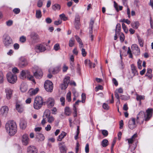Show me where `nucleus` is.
<instances>
[{
	"mask_svg": "<svg viewBox=\"0 0 153 153\" xmlns=\"http://www.w3.org/2000/svg\"><path fill=\"white\" fill-rule=\"evenodd\" d=\"M60 100L61 102V105L63 106H64L65 104V98L63 97H62L60 98Z\"/></svg>",
	"mask_w": 153,
	"mask_h": 153,
	"instance_id": "obj_49",
	"label": "nucleus"
},
{
	"mask_svg": "<svg viewBox=\"0 0 153 153\" xmlns=\"http://www.w3.org/2000/svg\"><path fill=\"white\" fill-rule=\"evenodd\" d=\"M36 18L39 19L42 17L41 12L40 10H37L36 11Z\"/></svg>",
	"mask_w": 153,
	"mask_h": 153,
	"instance_id": "obj_38",
	"label": "nucleus"
},
{
	"mask_svg": "<svg viewBox=\"0 0 153 153\" xmlns=\"http://www.w3.org/2000/svg\"><path fill=\"white\" fill-rule=\"evenodd\" d=\"M60 18L63 20L64 21H66L67 20V18L65 16V15L64 14H62L59 15Z\"/></svg>",
	"mask_w": 153,
	"mask_h": 153,
	"instance_id": "obj_48",
	"label": "nucleus"
},
{
	"mask_svg": "<svg viewBox=\"0 0 153 153\" xmlns=\"http://www.w3.org/2000/svg\"><path fill=\"white\" fill-rule=\"evenodd\" d=\"M108 141L106 139L103 140L101 143V145L103 147H106L108 145Z\"/></svg>",
	"mask_w": 153,
	"mask_h": 153,
	"instance_id": "obj_35",
	"label": "nucleus"
},
{
	"mask_svg": "<svg viewBox=\"0 0 153 153\" xmlns=\"http://www.w3.org/2000/svg\"><path fill=\"white\" fill-rule=\"evenodd\" d=\"M152 70L151 69H148L146 76H147L149 79H151L152 77Z\"/></svg>",
	"mask_w": 153,
	"mask_h": 153,
	"instance_id": "obj_30",
	"label": "nucleus"
},
{
	"mask_svg": "<svg viewBox=\"0 0 153 153\" xmlns=\"http://www.w3.org/2000/svg\"><path fill=\"white\" fill-rule=\"evenodd\" d=\"M122 27H123L124 31H125V32L126 33H127V32H128V29L127 28L126 25L124 23H123L122 24Z\"/></svg>",
	"mask_w": 153,
	"mask_h": 153,
	"instance_id": "obj_47",
	"label": "nucleus"
},
{
	"mask_svg": "<svg viewBox=\"0 0 153 153\" xmlns=\"http://www.w3.org/2000/svg\"><path fill=\"white\" fill-rule=\"evenodd\" d=\"M131 48L132 49L133 53L135 55H139L140 54V49L137 45H132Z\"/></svg>",
	"mask_w": 153,
	"mask_h": 153,
	"instance_id": "obj_19",
	"label": "nucleus"
},
{
	"mask_svg": "<svg viewBox=\"0 0 153 153\" xmlns=\"http://www.w3.org/2000/svg\"><path fill=\"white\" fill-rule=\"evenodd\" d=\"M51 113L50 110L47 109L45 110L43 116V117H46L47 122L49 123H52L54 121L55 119L54 117L51 115Z\"/></svg>",
	"mask_w": 153,
	"mask_h": 153,
	"instance_id": "obj_6",
	"label": "nucleus"
},
{
	"mask_svg": "<svg viewBox=\"0 0 153 153\" xmlns=\"http://www.w3.org/2000/svg\"><path fill=\"white\" fill-rule=\"evenodd\" d=\"M5 128L7 132L10 136L14 135L17 131L16 124L13 121H9L6 123Z\"/></svg>",
	"mask_w": 153,
	"mask_h": 153,
	"instance_id": "obj_2",
	"label": "nucleus"
},
{
	"mask_svg": "<svg viewBox=\"0 0 153 153\" xmlns=\"http://www.w3.org/2000/svg\"><path fill=\"white\" fill-rule=\"evenodd\" d=\"M60 71V67L59 66L54 68L53 69H50L49 70V72H52L54 74L58 73Z\"/></svg>",
	"mask_w": 153,
	"mask_h": 153,
	"instance_id": "obj_23",
	"label": "nucleus"
},
{
	"mask_svg": "<svg viewBox=\"0 0 153 153\" xmlns=\"http://www.w3.org/2000/svg\"><path fill=\"white\" fill-rule=\"evenodd\" d=\"M43 104V100L40 96H37L34 99L33 107L36 109H40Z\"/></svg>",
	"mask_w": 153,
	"mask_h": 153,
	"instance_id": "obj_4",
	"label": "nucleus"
},
{
	"mask_svg": "<svg viewBox=\"0 0 153 153\" xmlns=\"http://www.w3.org/2000/svg\"><path fill=\"white\" fill-rule=\"evenodd\" d=\"M136 95V100L137 101H141V100H144L145 99V96L144 95H139L137 94Z\"/></svg>",
	"mask_w": 153,
	"mask_h": 153,
	"instance_id": "obj_33",
	"label": "nucleus"
},
{
	"mask_svg": "<svg viewBox=\"0 0 153 153\" xmlns=\"http://www.w3.org/2000/svg\"><path fill=\"white\" fill-rule=\"evenodd\" d=\"M36 138L39 141H42L44 140L45 137L43 134L40 133H37L36 135Z\"/></svg>",
	"mask_w": 153,
	"mask_h": 153,
	"instance_id": "obj_26",
	"label": "nucleus"
},
{
	"mask_svg": "<svg viewBox=\"0 0 153 153\" xmlns=\"http://www.w3.org/2000/svg\"><path fill=\"white\" fill-rule=\"evenodd\" d=\"M20 89L22 92H25L27 90V85L24 84H22L21 85Z\"/></svg>",
	"mask_w": 153,
	"mask_h": 153,
	"instance_id": "obj_34",
	"label": "nucleus"
},
{
	"mask_svg": "<svg viewBox=\"0 0 153 153\" xmlns=\"http://www.w3.org/2000/svg\"><path fill=\"white\" fill-rule=\"evenodd\" d=\"M59 149L60 151V152L61 153H66V146H61Z\"/></svg>",
	"mask_w": 153,
	"mask_h": 153,
	"instance_id": "obj_36",
	"label": "nucleus"
},
{
	"mask_svg": "<svg viewBox=\"0 0 153 153\" xmlns=\"http://www.w3.org/2000/svg\"><path fill=\"white\" fill-rule=\"evenodd\" d=\"M142 62V61H141L140 59H139L137 62V64L138 68L140 69H141L142 68V66L141 65Z\"/></svg>",
	"mask_w": 153,
	"mask_h": 153,
	"instance_id": "obj_51",
	"label": "nucleus"
},
{
	"mask_svg": "<svg viewBox=\"0 0 153 153\" xmlns=\"http://www.w3.org/2000/svg\"><path fill=\"white\" fill-rule=\"evenodd\" d=\"M51 125L50 124H48L45 128V129L46 131H48L51 130Z\"/></svg>",
	"mask_w": 153,
	"mask_h": 153,
	"instance_id": "obj_59",
	"label": "nucleus"
},
{
	"mask_svg": "<svg viewBox=\"0 0 153 153\" xmlns=\"http://www.w3.org/2000/svg\"><path fill=\"white\" fill-rule=\"evenodd\" d=\"M12 71L14 73H18L19 71V70L16 67H14L12 69Z\"/></svg>",
	"mask_w": 153,
	"mask_h": 153,
	"instance_id": "obj_62",
	"label": "nucleus"
},
{
	"mask_svg": "<svg viewBox=\"0 0 153 153\" xmlns=\"http://www.w3.org/2000/svg\"><path fill=\"white\" fill-rule=\"evenodd\" d=\"M21 141L22 144L25 146L27 145L29 141V138L28 134H23L21 138Z\"/></svg>",
	"mask_w": 153,
	"mask_h": 153,
	"instance_id": "obj_14",
	"label": "nucleus"
},
{
	"mask_svg": "<svg viewBox=\"0 0 153 153\" xmlns=\"http://www.w3.org/2000/svg\"><path fill=\"white\" fill-rule=\"evenodd\" d=\"M82 54L83 56H85L87 54L86 52L85 51V49L82 48L81 50Z\"/></svg>",
	"mask_w": 153,
	"mask_h": 153,
	"instance_id": "obj_55",
	"label": "nucleus"
},
{
	"mask_svg": "<svg viewBox=\"0 0 153 153\" xmlns=\"http://www.w3.org/2000/svg\"><path fill=\"white\" fill-rule=\"evenodd\" d=\"M137 137V134H135L131 137V138L128 139V143L130 144L134 142L135 139Z\"/></svg>",
	"mask_w": 153,
	"mask_h": 153,
	"instance_id": "obj_27",
	"label": "nucleus"
},
{
	"mask_svg": "<svg viewBox=\"0 0 153 153\" xmlns=\"http://www.w3.org/2000/svg\"><path fill=\"white\" fill-rule=\"evenodd\" d=\"M60 48L59 45V44H55L54 46V49L56 51H57Z\"/></svg>",
	"mask_w": 153,
	"mask_h": 153,
	"instance_id": "obj_53",
	"label": "nucleus"
},
{
	"mask_svg": "<svg viewBox=\"0 0 153 153\" xmlns=\"http://www.w3.org/2000/svg\"><path fill=\"white\" fill-rule=\"evenodd\" d=\"M66 100L69 102L71 101V93L70 91L68 92L67 94Z\"/></svg>",
	"mask_w": 153,
	"mask_h": 153,
	"instance_id": "obj_42",
	"label": "nucleus"
},
{
	"mask_svg": "<svg viewBox=\"0 0 153 153\" xmlns=\"http://www.w3.org/2000/svg\"><path fill=\"white\" fill-rule=\"evenodd\" d=\"M14 49L15 50H18L19 47V45L18 43H15L13 45Z\"/></svg>",
	"mask_w": 153,
	"mask_h": 153,
	"instance_id": "obj_61",
	"label": "nucleus"
},
{
	"mask_svg": "<svg viewBox=\"0 0 153 153\" xmlns=\"http://www.w3.org/2000/svg\"><path fill=\"white\" fill-rule=\"evenodd\" d=\"M65 113L67 116H69L71 114L70 109L68 107H66L65 109Z\"/></svg>",
	"mask_w": 153,
	"mask_h": 153,
	"instance_id": "obj_39",
	"label": "nucleus"
},
{
	"mask_svg": "<svg viewBox=\"0 0 153 153\" xmlns=\"http://www.w3.org/2000/svg\"><path fill=\"white\" fill-rule=\"evenodd\" d=\"M103 108L105 109L106 110H108L109 108V107L108 104H106L105 103H104L102 105Z\"/></svg>",
	"mask_w": 153,
	"mask_h": 153,
	"instance_id": "obj_54",
	"label": "nucleus"
},
{
	"mask_svg": "<svg viewBox=\"0 0 153 153\" xmlns=\"http://www.w3.org/2000/svg\"><path fill=\"white\" fill-rule=\"evenodd\" d=\"M60 7L58 4H55L53 5L52 7V9L54 10H59L60 9Z\"/></svg>",
	"mask_w": 153,
	"mask_h": 153,
	"instance_id": "obj_41",
	"label": "nucleus"
},
{
	"mask_svg": "<svg viewBox=\"0 0 153 153\" xmlns=\"http://www.w3.org/2000/svg\"><path fill=\"white\" fill-rule=\"evenodd\" d=\"M138 42L140 46L142 47L143 46V40L139 36H137Z\"/></svg>",
	"mask_w": 153,
	"mask_h": 153,
	"instance_id": "obj_37",
	"label": "nucleus"
},
{
	"mask_svg": "<svg viewBox=\"0 0 153 153\" xmlns=\"http://www.w3.org/2000/svg\"><path fill=\"white\" fill-rule=\"evenodd\" d=\"M15 107L16 110L19 113H21L24 111V106L21 102H16Z\"/></svg>",
	"mask_w": 153,
	"mask_h": 153,
	"instance_id": "obj_12",
	"label": "nucleus"
},
{
	"mask_svg": "<svg viewBox=\"0 0 153 153\" xmlns=\"http://www.w3.org/2000/svg\"><path fill=\"white\" fill-rule=\"evenodd\" d=\"M94 22V20L93 19H91L89 25V34L90 38H91V41L93 40V25Z\"/></svg>",
	"mask_w": 153,
	"mask_h": 153,
	"instance_id": "obj_11",
	"label": "nucleus"
},
{
	"mask_svg": "<svg viewBox=\"0 0 153 153\" xmlns=\"http://www.w3.org/2000/svg\"><path fill=\"white\" fill-rule=\"evenodd\" d=\"M131 69L133 73L134 74H137V72L136 70V66L133 64H132L131 65Z\"/></svg>",
	"mask_w": 153,
	"mask_h": 153,
	"instance_id": "obj_31",
	"label": "nucleus"
},
{
	"mask_svg": "<svg viewBox=\"0 0 153 153\" xmlns=\"http://www.w3.org/2000/svg\"><path fill=\"white\" fill-rule=\"evenodd\" d=\"M44 0H39L37 3V6L39 7H42L43 2Z\"/></svg>",
	"mask_w": 153,
	"mask_h": 153,
	"instance_id": "obj_50",
	"label": "nucleus"
},
{
	"mask_svg": "<svg viewBox=\"0 0 153 153\" xmlns=\"http://www.w3.org/2000/svg\"><path fill=\"white\" fill-rule=\"evenodd\" d=\"M27 64V61L24 57H21L19 58L18 65L20 67L22 68Z\"/></svg>",
	"mask_w": 153,
	"mask_h": 153,
	"instance_id": "obj_15",
	"label": "nucleus"
},
{
	"mask_svg": "<svg viewBox=\"0 0 153 153\" xmlns=\"http://www.w3.org/2000/svg\"><path fill=\"white\" fill-rule=\"evenodd\" d=\"M30 36L31 38L34 41L37 40L39 38L38 34L34 32H32L31 33Z\"/></svg>",
	"mask_w": 153,
	"mask_h": 153,
	"instance_id": "obj_29",
	"label": "nucleus"
},
{
	"mask_svg": "<svg viewBox=\"0 0 153 153\" xmlns=\"http://www.w3.org/2000/svg\"><path fill=\"white\" fill-rule=\"evenodd\" d=\"M131 25L134 28L137 29L139 26V23L138 22H135L131 24Z\"/></svg>",
	"mask_w": 153,
	"mask_h": 153,
	"instance_id": "obj_32",
	"label": "nucleus"
},
{
	"mask_svg": "<svg viewBox=\"0 0 153 153\" xmlns=\"http://www.w3.org/2000/svg\"><path fill=\"white\" fill-rule=\"evenodd\" d=\"M20 78L22 79L27 78L28 79L36 83L33 76L31 75L30 73L28 70H23L21 73L20 76Z\"/></svg>",
	"mask_w": 153,
	"mask_h": 153,
	"instance_id": "obj_3",
	"label": "nucleus"
},
{
	"mask_svg": "<svg viewBox=\"0 0 153 153\" xmlns=\"http://www.w3.org/2000/svg\"><path fill=\"white\" fill-rule=\"evenodd\" d=\"M35 50L37 53L42 52L46 50L45 47L42 44L38 45L35 48Z\"/></svg>",
	"mask_w": 153,
	"mask_h": 153,
	"instance_id": "obj_13",
	"label": "nucleus"
},
{
	"mask_svg": "<svg viewBox=\"0 0 153 153\" xmlns=\"http://www.w3.org/2000/svg\"><path fill=\"white\" fill-rule=\"evenodd\" d=\"M20 126L21 128L22 129H25L27 126L26 121L23 119L21 120L20 123Z\"/></svg>",
	"mask_w": 153,
	"mask_h": 153,
	"instance_id": "obj_25",
	"label": "nucleus"
},
{
	"mask_svg": "<svg viewBox=\"0 0 153 153\" xmlns=\"http://www.w3.org/2000/svg\"><path fill=\"white\" fill-rule=\"evenodd\" d=\"M96 91H97L99 90H102L103 89V87L101 85H99L95 87Z\"/></svg>",
	"mask_w": 153,
	"mask_h": 153,
	"instance_id": "obj_57",
	"label": "nucleus"
},
{
	"mask_svg": "<svg viewBox=\"0 0 153 153\" xmlns=\"http://www.w3.org/2000/svg\"><path fill=\"white\" fill-rule=\"evenodd\" d=\"M39 90L38 88H36L35 89H31L29 91V94L30 96H32L36 94Z\"/></svg>",
	"mask_w": 153,
	"mask_h": 153,
	"instance_id": "obj_22",
	"label": "nucleus"
},
{
	"mask_svg": "<svg viewBox=\"0 0 153 153\" xmlns=\"http://www.w3.org/2000/svg\"><path fill=\"white\" fill-rule=\"evenodd\" d=\"M44 87L48 92H52L53 88V84L52 82L49 80L46 81L44 84Z\"/></svg>",
	"mask_w": 153,
	"mask_h": 153,
	"instance_id": "obj_9",
	"label": "nucleus"
},
{
	"mask_svg": "<svg viewBox=\"0 0 153 153\" xmlns=\"http://www.w3.org/2000/svg\"><path fill=\"white\" fill-rule=\"evenodd\" d=\"M120 29V25L119 23L117 24L116 27V33H118Z\"/></svg>",
	"mask_w": 153,
	"mask_h": 153,
	"instance_id": "obj_44",
	"label": "nucleus"
},
{
	"mask_svg": "<svg viewBox=\"0 0 153 153\" xmlns=\"http://www.w3.org/2000/svg\"><path fill=\"white\" fill-rule=\"evenodd\" d=\"M67 134L64 131H62L61 133L59 136L57 138V140L59 141H61L66 135Z\"/></svg>",
	"mask_w": 153,
	"mask_h": 153,
	"instance_id": "obj_28",
	"label": "nucleus"
},
{
	"mask_svg": "<svg viewBox=\"0 0 153 153\" xmlns=\"http://www.w3.org/2000/svg\"><path fill=\"white\" fill-rule=\"evenodd\" d=\"M6 97L7 99H10L12 96V90L10 88H7L5 90Z\"/></svg>",
	"mask_w": 153,
	"mask_h": 153,
	"instance_id": "obj_21",
	"label": "nucleus"
},
{
	"mask_svg": "<svg viewBox=\"0 0 153 153\" xmlns=\"http://www.w3.org/2000/svg\"><path fill=\"white\" fill-rule=\"evenodd\" d=\"M8 107L6 106H3L1 108V113L4 114H6L8 113Z\"/></svg>",
	"mask_w": 153,
	"mask_h": 153,
	"instance_id": "obj_24",
	"label": "nucleus"
},
{
	"mask_svg": "<svg viewBox=\"0 0 153 153\" xmlns=\"http://www.w3.org/2000/svg\"><path fill=\"white\" fill-rule=\"evenodd\" d=\"M6 78L8 82L11 84H14L17 80L16 75L13 74L11 72H9L7 74Z\"/></svg>",
	"mask_w": 153,
	"mask_h": 153,
	"instance_id": "obj_7",
	"label": "nucleus"
},
{
	"mask_svg": "<svg viewBox=\"0 0 153 153\" xmlns=\"http://www.w3.org/2000/svg\"><path fill=\"white\" fill-rule=\"evenodd\" d=\"M84 63L86 65L88 64L91 68L92 67V63L90 62V60L88 59H86L84 61Z\"/></svg>",
	"mask_w": 153,
	"mask_h": 153,
	"instance_id": "obj_40",
	"label": "nucleus"
},
{
	"mask_svg": "<svg viewBox=\"0 0 153 153\" xmlns=\"http://www.w3.org/2000/svg\"><path fill=\"white\" fill-rule=\"evenodd\" d=\"M102 134L105 136H106L108 135V132L106 130H103L102 131Z\"/></svg>",
	"mask_w": 153,
	"mask_h": 153,
	"instance_id": "obj_63",
	"label": "nucleus"
},
{
	"mask_svg": "<svg viewBox=\"0 0 153 153\" xmlns=\"http://www.w3.org/2000/svg\"><path fill=\"white\" fill-rule=\"evenodd\" d=\"M120 39L121 42H123L124 39V36L123 33H122L120 36Z\"/></svg>",
	"mask_w": 153,
	"mask_h": 153,
	"instance_id": "obj_56",
	"label": "nucleus"
},
{
	"mask_svg": "<svg viewBox=\"0 0 153 153\" xmlns=\"http://www.w3.org/2000/svg\"><path fill=\"white\" fill-rule=\"evenodd\" d=\"M74 40L73 39H71L69 41V46L70 47L73 46L74 44Z\"/></svg>",
	"mask_w": 153,
	"mask_h": 153,
	"instance_id": "obj_45",
	"label": "nucleus"
},
{
	"mask_svg": "<svg viewBox=\"0 0 153 153\" xmlns=\"http://www.w3.org/2000/svg\"><path fill=\"white\" fill-rule=\"evenodd\" d=\"M54 100L53 98L49 97L48 99L46 101V104L48 108H51L54 105Z\"/></svg>",
	"mask_w": 153,
	"mask_h": 153,
	"instance_id": "obj_16",
	"label": "nucleus"
},
{
	"mask_svg": "<svg viewBox=\"0 0 153 153\" xmlns=\"http://www.w3.org/2000/svg\"><path fill=\"white\" fill-rule=\"evenodd\" d=\"M120 97L121 99L124 100H128L130 98L129 96H126L123 95H121Z\"/></svg>",
	"mask_w": 153,
	"mask_h": 153,
	"instance_id": "obj_43",
	"label": "nucleus"
},
{
	"mask_svg": "<svg viewBox=\"0 0 153 153\" xmlns=\"http://www.w3.org/2000/svg\"><path fill=\"white\" fill-rule=\"evenodd\" d=\"M86 99L85 94L84 93H82V103L85 102Z\"/></svg>",
	"mask_w": 153,
	"mask_h": 153,
	"instance_id": "obj_46",
	"label": "nucleus"
},
{
	"mask_svg": "<svg viewBox=\"0 0 153 153\" xmlns=\"http://www.w3.org/2000/svg\"><path fill=\"white\" fill-rule=\"evenodd\" d=\"M80 23V19L79 16L78 14H76L75 16L74 25L75 28L77 29H78L79 28V26Z\"/></svg>",
	"mask_w": 153,
	"mask_h": 153,
	"instance_id": "obj_18",
	"label": "nucleus"
},
{
	"mask_svg": "<svg viewBox=\"0 0 153 153\" xmlns=\"http://www.w3.org/2000/svg\"><path fill=\"white\" fill-rule=\"evenodd\" d=\"M152 108L148 109L146 111V115L144 111H140L137 115L136 119L137 122L143 123L144 120L148 121L152 116Z\"/></svg>",
	"mask_w": 153,
	"mask_h": 153,
	"instance_id": "obj_1",
	"label": "nucleus"
},
{
	"mask_svg": "<svg viewBox=\"0 0 153 153\" xmlns=\"http://www.w3.org/2000/svg\"><path fill=\"white\" fill-rule=\"evenodd\" d=\"M13 11L15 14H17L20 12V10L19 8H15L13 10Z\"/></svg>",
	"mask_w": 153,
	"mask_h": 153,
	"instance_id": "obj_64",
	"label": "nucleus"
},
{
	"mask_svg": "<svg viewBox=\"0 0 153 153\" xmlns=\"http://www.w3.org/2000/svg\"><path fill=\"white\" fill-rule=\"evenodd\" d=\"M70 77L68 76H65L64 78L63 83L60 85V87L62 89L65 90L68 87Z\"/></svg>",
	"mask_w": 153,
	"mask_h": 153,
	"instance_id": "obj_10",
	"label": "nucleus"
},
{
	"mask_svg": "<svg viewBox=\"0 0 153 153\" xmlns=\"http://www.w3.org/2000/svg\"><path fill=\"white\" fill-rule=\"evenodd\" d=\"M135 119L132 118L129 121L128 126L131 129H132L135 128L136 126L135 122Z\"/></svg>",
	"mask_w": 153,
	"mask_h": 153,
	"instance_id": "obj_17",
	"label": "nucleus"
},
{
	"mask_svg": "<svg viewBox=\"0 0 153 153\" xmlns=\"http://www.w3.org/2000/svg\"><path fill=\"white\" fill-rule=\"evenodd\" d=\"M32 71L33 73L34 76L36 78H41L43 75V73L41 70L37 67L33 68Z\"/></svg>",
	"mask_w": 153,
	"mask_h": 153,
	"instance_id": "obj_8",
	"label": "nucleus"
},
{
	"mask_svg": "<svg viewBox=\"0 0 153 153\" xmlns=\"http://www.w3.org/2000/svg\"><path fill=\"white\" fill-rule=\"evenodd\" d=\"M13 23L12 21L11 20H9L6 22V24L8 26H11Z\"/></svg>",
	"mask_w": 153,
	"mask_h": 153,
	"instance_id": "obj_60",
	"label": "nucleus"
},
{
	"mask_svg": "<svg viewBox=\"0 0 153 153\" xmlns=\"http://www.w3.org/2000/svg\"><path fill=\"white\" fill-rule=\"evenodd\" d=\"M85 152L86 153H88L89 152V145L88 144H87L86 145L85 147Z\"/></svg>",
	"mask_w": 153,
	"mask_h": 153,
	"instance_id": "obj_58",
	"label": "nucleus"
},
{
	"mask_svg": "<svg viewBox=\"0 0 153 153\" xmlns=\"http://www.w3.org/2000/svg\"><path fill=\"white\" fill-rule=\"evenodd\" d=\"M2 42L4 46L8 48L13 44V40L8 35H4L2 38Z\"/></svg>",
	"mask_w": 153,
	"mask_h": 153,
	"instance_id": "obj_5",
	"label": "nucleus"
},
{
	"mask_svg": "<svg viewBox=\"0 0 153 153\" xmlns=\"http://www.w3.org/2000/svg\"><path fill=\"white\" fill-rule=\"evenodd\" d=\"M27 153H38V151L35 146H30L27 148Z\"/></svg>",
	"mask_w": 153,
	"mask_h": 153,
	"instance_id": "obj_20",
	"label": "nucleus"
},
{
	"mask_svg": "<svg viewBox=\"0 0 153 153\" xmlns=\"http://www.w3.org/2000/svg\"><path fill=\"white\" fill-rule=\"evenodd\" d=\"M20 41L22 43L24 42L26 40V38L25 37L22 36L20 38Z\"/></svg>",
	"mask_w": 153,
	"mask_h": 153,
	"instance_id": "obj_52",
	"label": "nucleus"
}]
</instances>
